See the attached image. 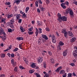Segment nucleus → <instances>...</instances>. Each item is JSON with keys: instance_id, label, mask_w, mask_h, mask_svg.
<instances>
[{"instance_id": "1", "label": "nucleus", "mask_w": 77, "mask_h": 77, "mask_svg": "<svg viewBox=\"0 0 77 77\" xmlns=\"http://www.w3.org/2000/svg\"><path fill=\"white\" fill-rule=\"evenodd\" d=\"M58 20L59 22H62V21H67V18L65 16L59 17Z\"/></svg>"}, {"instance_id": "2", "label": "nucleus", "mask_w": 77, "mask_h": 77, "mask_svg": "<svg viewBox=\"0 0 77 77\" xmlns=\"http://www.w3.org/2000/svg\"><path fill=\"white\" fill-rule=\"evenodd\" d=\"M52 40L53 43H56V37H55V35H52Z\"/></svg>"}, {"instance_id": "3", "label": "nucleus", "mask_w": 77, "mask_h": 77, "mask_svg": "<svg viewBox=\"0 0 77 77\" xmlns=\"http://www.w3.org/2000/svg\"><path fill=\"white\" fill-rule=\"evenodd\" d=\"M73 56L75 58H77V50H75L73 52Z\"/></svg>"}, {"instance_id": "4", "label": "nucleus", "mask_w": 77, "mask_h": 77, "mask_svg": "<svg viewBox=\"0 0 77 77\" xmlns=\"http://www.w3.org/2000/svg\"><path fill=\"white\" fill-rule=\"evenodd\" d=\"M6 19H5L4 18H3L1 20V21L0 22V23H3L4 24H6V21H6Z\"/></svg>"}, {"instance_id": "5", "label": "nucleus", "mask_w": 77, "mask_h": 77, "mask_svg": "<svg viewBox=\"0 0 77 77\" xmlns=\"http://www.w3.org/2000/svg\"><path fill=\"white\" fill-rule=\"evenodd\" d=\"M69 14H70V17H73L74 15L73 14H74V12H73L72 10H71L69 13Z\"/></svg>"}, {"instance_id": "6", "label": "nucleus", "mask_w": 77, "mask_h": 77, "mask_svg": "<svg viewBox=\"0 0 77 77\" xmlns=\"http://www.w3.org/2000/svg\"><path fill=\"white\" fill-rule=\"evenodd\" d=\"M42 36L43 38H44V39H45V40H48V37L45 35H42Z\"/></svg>"}, {"instance_id": "7", "label": "nucleus", "mask_w": 77, "mask_h": 77, "mask_svg": "<svg viewBox=\"0 0 77 77\" xmlns=\"http://www.w3.org/2000/svg\"><path fill=\"white\" fill-rule=\"evenodd\" d=\"M67 53H68V51L66 50L64 51L63 54V56H66V54H67Z\"/></svg>"}, {"instance_id": "8", "label": "nucleus", "mask_w": 77, "mask_h": 77, "mask_svg": "<svg viewBox=\"0 0 77 77\" xmlns=\"http://www.w3.org/2000/svg\"><path fill=\"white\" fill-rule=\"evenodd\" d=\"M75 40H76V38H75V37H74L70 39V41L71 42H74V41H75Z\"/></svg>"}, {"instance_id": "9", "label": "nucleus", "mask_w": 77, "mask_h": 77, "mask_svg": "<svg viewBox=\"0 0 77 77\" xmlns=\"http://www.w3.org/2000/svg\"><path fill=\"white\" fill-rule=\"evenodd\" d=\"M12 17H13V14H8L7 15V18L8 19L11 18Z\"/></svg>"}, {"instance_id": "10", "label": "nucleus", "mask_w": 77, "mask_h": 77, "mask_svg": "<svg viewBox=\"0 0 77 77\" xmlns=\"http://www.w3.org/2000/svg\"><path fill=\"white\" fill-rule=\"evenodd\" d=\"M4 32V30L3 28H1L0 29V35H2L3 33V32Z\"/></svg>"}, {"instance_id": "11", "label": "nucleus", "mask_w": 77, "mask_h": 77, "mask_svg": "<svg viewBox=\"0 0 77 77\" xmlns=\"http://www.w3.org/2000/svg\"><path fill=\"white\" fill-rule=\"evenodd\" d=\"M39 8L41 11H44L45 10V8L41 5H39Z\"/></svg>"}, {"instance_id": "12", "label": "nucleus", "mask_w": 77, "mask_h": 77, "mask_svg": "<svg viewBox=\"0 0 77 77\" xmlns=\"http://www.w3.org/2000/svg\"><path fill=\"white\" fill-rule=\"evenodd\" d=\"M62 69V66H60V67H58L57 69L55 70L56 72L58 73L59 72V71L60 70Z\"/></svg>"}, {"instance_id": "13", "label": "nucleus", "mask_w": 77, "mask_h": 77, "mask_svg": "<svg viewBox=\"0 0 77 77\" xmlns=\"http://www.w3.org/2000/svg\"><path fill=\"white\" fill-rule=\"evenodd\" d=\"M43 73L45 74V75L44 76V77H49V74H48L47 73H46V72H43Z\"/></svg>"}, {"instance_id": "14", "label": "nucleus", "mask_w": 77, "mask_h": 77, "mask_svg": "<svg viewBox=\"0 0 77 77\" xmlns=\"http://www.w3.org/2000/svg\"><path fill=\"white\" fill-rule=\"evenodd\" d=\"M24 61H25V62L26 63L27 65H29V62H28V60L26 58H25L24 57H23Z\"/></svg>"}, {"instance_id": "15", "label": "nucleus", "mask_w": 77, "mask_h": 77, "mask_svg": "<svg viewBox=\"0 0 77 77\" xmlns=\"http://www.w3.org/2000/svg\"><path fill=\"white\" fill-rule=\"evenodd\" d=\"M16 39L19 41H21V40H23L24 39V38L21 37H17L16 38Z\"/></svg>"}, {"instance_id": "16", "label": "nucleus", "mask_w": 77, "mask_h": 77, "mask_svg": "<svg viewBox=\"0 0 77 77\" xmlns=\"http://www.w3.org/2000/svg\"><path fill=\"white\" fill-rule=\"evenodd\" d=\"M2 38L3 41H5L6 39V35H3V36L2 37Z\"/></svg>"}, {"instance_id": "17", "label": "nucleus", "mask_w": 77, "mask_h": 77, "mask_svg": "<svg viewBox=\"0 0 77 77\" xmlns=\"http://www.w3.org/2000/svg\"><path fill=\"white\" fill-rule=\"evenodd\" d=\"M14 3H16L17 5H18V4L20 3V0H15L14 1Z\"/></svg>"}, {"instance_id": "18", "label": "nucleus", "mask_w": 77, "mask_h": 77, "mask_svg": "<svg viewBox=\"0 0 77 77\" xmlns=\"http://www.w3.org/2000/svg\"><path fill=\"white\" fill-rule=\"evenodd\" d=\"M21 17V15L20 14H17L16 16V18L17 20H19L20 18Z\"/></svg>"}, {"instance_id": "19", "label": "nucleus", "mask_w": 77, "mask_h": 77, "mask_svg": "<svg viewBox=\"0 0 77 77\" xmlns=\"http://www.w3.org/2000/svg\"><path fill=\"white\" fill-rule=\"evenodd\" d=\"M38 62H42V61L43 60V59L42 57H39L38 58Z\"/></svg>"}, {"instance_id": "20", "label": "nucleus", "mask_w": 77, "mask_h": 77, "mask_svg": "<svg viewBox=\"0 0 77 77\" xmlns=\"http://www.w3.org/2000/svg\"><path fill=\"white\" fill-rule=\"evenodd\" d=\"M31 65V66L32 68H35L36 67V65H35V63H33Z\"/></svg>"}, {"instance_id": "21", "label": "nucleus", "mask_w": 77, "mask_h": 77, "mask_svg": "<svg viewBox=\"0 0 77 77\" xmlns=\"http://www.w3.org/2000/svg\"><path fill=\"white\" fill-rule=\"evenodd\" d=\"M71 10L69 8L66 11V14H69V12H70V11H71Z\"/></svg>"}, {"instance_id": "22", "label": "nucleus", "mask_w": 77, "mask_h": 77, "mask_svg": "<svg viewBox=\"0 0 77 77\" xmlns=\"http://www.w3.org/2000/svg\"><path fill=\"white\" fill-rule=\"evenodd\" d=\"M59 45L61 46H62L64 45V43H63V42H62V41H60L59 42Z\"/></svg>"}, {"instance_id": "23", "label": "nucleus", "mask_w": 77, "mask_h": 77, "mask_svg": "<svg viewBox=\"0 0 77 77\" xmlns=\"http://www.w3.org/2000/svg\"><path fill=\"white\" fill-rule=\"evenodd\" d=\"M68 34L67 32H65L64 33V37H65L66 38H68Z\"/></svg>"}, {"instance_id": "24", "label": "nucleus", "mask_w": 77, "mask_h": 77, "mask_svg": "<svg viewBox=\"0 0 77 77\" xmlns=\"http://www.w3.org/2000/svg\"><path fill=\"white\" fill-rule=\"evenodd\" d=\"M20 29L21 30L22 32H24V31H25V29H24V28H23L21 26L20 27Z\"/></svg>"}, {"instance_id": "25", "label": "nucleus", "mask_w": 77, "mask_h": 77, "mask_svg": "<svg viewBox=\"0 0 77 77\" xmlns=\"http://www.w3.org/2000/svg\"><path fill=\"white\" fill-rule=\"evenodd\" d=\"M65 71H64V70H62L60 71V74H64V73H65Z\"/></svg>"}, {"instance_id": "26", "label": "nucleus", "mask_w": 77, "mask_h": 77, "mask_svg": "<svg viewBox=\"0 0 77 77\" xmlns=\"http://www.w3.org/2000/svg\"><path fill=\"white\" fill-rule=\"evenodd\" d=\"M67 33L68 34V35H69V36H72L73 35L72 32L71 31L68 32Z\"/></svg>"}, {"instance_id": "27", "label": "nucleus", "mask_w": 77, "mask_h": 77, "mask_svg": "<svg viewBox=\"0 0 77 77\" xmlns=\"http://www.w3.org/2000/svg\"><path fill=\"white\" fill-rule=\"evenodd\" d=\"M13 31L12 29H11V28H8V32H9V33H12Z\"/></svg>"}, {"instance_id": "28", "label": "nucleus", "mask_w": 77, "mask_h": 77, "mask_svg": "<svg viewBox=\"0 0 77 77\" xmlns=\"http://www.w3.org/2000/svg\"><path fill=\"white\" fill-rule=\"evenodd\" d=\"M19 68H20V69H26V68H25L23 67V66H20Z\"/></svg>"}, {"instance_id": "29", "label": "nucleus", "mask_w": 77, "mask_h": 77, "mask_svg": "<svg viewBox=\"0 0 77 77\" xmlns=\"http://www.w3.org/2000/svg\"><path fill=\"white\" fill-rule=\"evenodd\" d=\"M43 67L45 68H46V63H45V62H44L43 63Z\"/></svg>"}, {"instance_id": "30", "label": "nucleus", "mask_w": 77, "mask_h": 77, "mask_svg": "<svg viewBox=\"0 0 77 77\" xmlns=\"http://www.w3.org/2000/svg\"><path fill=\"white\" fill-rule=\"evenodd\" d=\"M35 6L36 7H38V1H37L35 2Z\"/></svg>"}, {"instance_id": "31", "label": "nucleus", "mask_w": 77, "mask_h": 77, "mask_svg": "<svg viewBox=\"0 0 77 77\" xmlns=\"http://www.w3.org/2000/svg\"><path fill=\"white\" fill-rule=\"evenodd\" d=\"M37 23L38 25V26H40V25H41V24H42V23H41V22H39V21H37Z\"/></svg>"}, {"instance_id": "32", "label": "nucleus", "mask_w": 77, "mask_h": 77, "mask_svg": "<svg viewBox=\"0 0 77 77\" xmlns=\"http://www.w3.org/2000/svg\"><path fill=\"white\" fill-rule=\"evenodd\" d=\"M18 50V48H16L13 50V51L14 52H16V51H17Z\"/></svg>"}, {"instance_id": "33", "label": "nucleus", "mask_w": 77, "mask_h": 77, "mask_svg": "<svg viewBox=\"0 0 77 77\" xmlns=\"http://www.w3.org/2000/svg\"><path fill=\"white\" fill-rule=\"evenodd\" d=\"M29 73L30 74H32V73H33L34 72V71L33 70H30L29 71Z\"/></svg>"}, {"instance_id": "34", "label": "nucleus", "mask_w": 77, "mask_h": 77, "mask_svg": "<svg viewBox=\"0 0 77 77\" xmlns=\"http://www.w3.org/2000/svg\"><path fill=\"white\" fill-rule=\"evenodd\" d=\"M72 77V74L71 73H68L67 77Z\"/></svg>"}, {"instance_id": "35", "label": "nucleus", "mask_w": 77, "mask_h": 77, "mask_svg": "<svg viewBox=\"0 0 77 77\" xmlns=\"http://www.w3.org/2000/svg\"><path fill=\"white\" fill-rule=\"evenodd\" d=\"M19 20L18 21V23L19 24H21V22H22V19H18Z\"/></svg>"}, {"instance_id": "36", "label": "nucleus", "mask_w": 77, "mask_h": 77, "mask_svg": "<svg viewBox=\"0 0 77 77\" xmlns=\"http://www.w3.org/2000/svg\"><path fill=\"white\" fill-rule=\"evenodd\" d=\"M61 7H62V8H63V9H66V6H65V5H61Z\"/></svg>"}, {"instance_id": "37", "label": "nucleus", "mask_w": 77, "mask_h": 77, "mask_svg": "<svg viewBox=\"0 0 77 77\" xmlns=\"http://www.w3.org/2000/svg\"><path fill=\"white\" fill-rule=\"evenodd\" d=\"M28 34L30 35H32V34H33V32H29L28 31Z\"/></svg>"}, {"instance_id": "38", "label": "nucleus", "mask_w": 77, "mask_h": 77, "mask_svg": "<svg viewBox=\"0 0 77 77\" xmlns=\"http://www.w3.org/2000/svg\"><path fill=\"white\" fill-rule=\"evenodd\" d=\"M65 4L67 6H69V2H68V1H66L65 2Z\"/></svg>"}, {"instance_id": "39", "label": "nucleus", "mask_w": 77, "mask_h": 77, "mask_svg": "<svg viewBox=\"0 0 77 77\" xmlns=\"http://www.w3.org/2000/svg\"><path fill=\"white\" fill-rule=\"evenodd\" d=\"M6 5H11V2H6L5 3Z\"/></svg>"}, {"instance_id": "40", "label": "nucleus", "mask_w": 77, "mask_h": 77, "mask_svg": "<svg viewBox=\"0 0 77 77\" xmlns=\"http://www.w3.org/2000/svg\"><path fill=\"white\" fill-rule=\"evenodd\" d=\"M14 71H15V72H17L18 71V68H17V67H15Z\"/></svg>"}, {"instance_id": "41", "label": "nucleus", "mask_w": 77, "mask_h": 77, "mask_svg": "<svg viewBox=\"0 0 77 77\" xmlns=\"http://www.w3.org/2000/svg\"><path fill=\"white\" fill-rule=\"evenodd\" d=\"M29 7H27L26 8V9L25 10V11L26 12H27V11H29Z\"/></svg>"}, {"instance_id": "42", "label": "nucleus", "mask_w": 77, "mask_h": 77, "mask_svg": "<svg viewBox=\"0 0 77 77\" xmlns=\"http://www.w3.org/2000/svg\"><path fill=\"white\" fill-rule=\"evenodd\" d=\"M2 57H5V54L4 53L2 54H1Z\"/></svg>"}, {"instance_id": "43", "label": "nucleus", "mask_w": 77, "mask_h": 77, "mask_svg": "<svg viewBox=\"0 0 77 77\" xmlns=\"http://www.w3.org/2000/svg\"><path fill=\"white\" fill-rule=\"evenodd\" d=\"M39 33H42V29L41 28H39Z\"/></svg>"}, {"instance_id": "44", "label": "nucleus", "mask_w": 77, "mask_h": 77, "mask_svg": "<svg viewBox=\"0 0 77 77\" xmlns=\"http://www.w3.org/2000/svg\"><path fill=\"white\" fill-rule=\"evenodd\" d=\"M35 34H36L35 35L37 36L39 34V31H35Z\"/></svg>"}, {"instance_id": "45", "label": "nucleus", "mask_w": 77, "mask_h": 77, "mask_svg": "<svg viewBox=\"0 0 77 77\" xmlns=\"http://www.w3.org/2000/svg\"><path fill=\"white\" fill-rule=\"evenodd\" d=\"M14 59H12L11 60V63L12 64H13L14 63H16V62H14Z\"/></svg>"}, {"instance_id": "46", "label": "nucleus", "mask_w": 77, "mask_h": 77, "mask_svg": "<svg viewBox=\"0 0 77 77\" xmlns=\"http://www.w3.org/2000/svg\"><path fill=\"white\" fill-rule=\"evenodd\" d=\"M10 26L11 28H12V29H13V28H14V24H12V25H10Z\"/></svg>"}, {"instance_id": "47", "label": "nucleus", "mask_w": 77, "mask_h": 77, "mask_svg": "<svg viewBox=\"0 0 77 77\" xmlns=\"http://www.w3.org/2000/svg\"><path fill=\"white\" fill-rule=\"evenodd\" d=\"M46 30L47 32H49L50 31V29H49V28L48 27L46 28Z\"/></svg>"}, {"instance_id": "48", "label": "nucleus", "mask_w": 77, "mask_h": 77, "mask_svg": "<svg viewBox=\"0 0 77 77\" xmlns=\"http://www.w3.org/2000/svg\"><path fill=\"white\" fill-rule=\"evenodd\" d=\"M57 48L58 50H61V48H60V46L59 45L57 46Z\"/></svg>"}, {"instance_id": "49", "label": "nucleus", "mask_w": 77, "mask_h": 77, "mask_svg": "<svg viewBox=\"0 0 77 77\" xmlns=\"http://www.w3.org/2000/svg\"><path fill=\"white\" fill-rule=\"evenodd\" d=\"M32 28H33L31 27L29 29H28V30L30 32H31V31H32V30H33V29H32Z\"/></svg>"}, {"instance_id": "50", "label": "nucleus", "mask_w": 77, "mask_h": 77, "mask_svg": "<svg viewBox=\"0 0 77 77\" xmlns=\"http://www.w3.org/2000/svg\"><path fill=\"white\" fill-rule=\"evenodd\" d=\"M70 65L72 66H75V64L74 63H72L70 64Z\"/></svg>"}, {"instance_id": "51", "label": "nucleus", "mask_w": 77, "mask_h": 77, "mask_svg": "<svg viewBox=\"0 0 77 77\" xmlns=\"http://www.w3.org/2000/svg\"><path fill=\"white\" fill-rule=\"evenodd\" d=\"M67 74L65 73L63 75V77H66V75Z\"/></svg>"}, {"instance_id": "52", "label": "nucleus", "mask_w": 77, "mask_h": 77, "mask_svg": "<svg viewBox=\"0 0 77 77\" xmlns=\"http://www.w3.org/2000/svg\"><path fill=\"white\" fill-rule=\"evenodd\" d=\"M37 12L38 13H40L41 11L38 8L37 9Z\"/></svg>"}, {"instance_id": "53", "label": "nucleus", "mask_w": 77, "mask_h": 77, "mask_svg": "<svg viewBox=\"0 0 77 77\" xmlns=\"http://www.w3.org/2000/svg\"><path fill=\"white\" fill-rule=\"evenodd\" d=\"M41 39H40V38H39L38 41V43H40V44H41L42 42H41Z\"/></svg>"}, {"instance_id": "54", "label": "nucleus", "mask_w": 77, "mask_h": 77, "mask_svg": "<svg viewBox=\"0 0 77 77\" xmlns=\"http://www.w3.org/2000/svg\"><path fill=\"white\" fill-rule=\"evenodd\" d=\"M10 22L14 23V19H12V20H10Z\"/></svg>"}, {"instance_id": "55", "label": "nucleus", "mask_w": 77, "mask_h": 77, "mask_svg": "<svg viewBox=\"0 0 77 77\" xmlns=\"http://www.w3.org/2000/svg\"><path fill=\"white\" fill-rule=\"evenodd\" d=\"M19 47L20 48V49H23V48H22V46L21 45L19 44Z\"/></svg>"}, {"instance_id": "56", "label": "nucleus", "mask_w": 77, "mask_h": 77, "mask_svg": "<svg viewBox=\"0 0 77 77\" xmlns=\"http://www.w3.org/2000/svg\"><path fill=\"white\" fill-rule=\"evenodd\" d=\"M15 56H19V54L17 52H16L15 54Z\"/></svg>"}, {"instance_id": "57", "label": "nucleus", "mask_w": 77, "mask_h": 77, "mask_svg": "<svg viewBox=\"0 0 77 77\" xmlns=\"http://www.w3.org/2000/svg\"><path fill=\"white\" fill-rule=\"evenodd\" d=\"M15 56V55H14V54H11V57H14Z\"/></svg>"}, {"instance_id": "58", "label": "nucleus", "mask_w": 77, "mask_h": 77, "mask_svg": "<svg viewBox=\"0 0 77 77\" xmlns=\"http://www.w3.org/2000/svg\"><path fill=\"white\" fill-rule=\"evenodd\" d=\"M12 64L13 65V66H14V67H15L16 65H17V63H14V64Z\"/></svg>"}, {"instance_id": "59", "label": "nucleus", "mask_w": 77, "mask_h": 77, "mask_svg": "<svg viewBox=\"0 0 77 77\" xmlns=\"http://www.w3.org/2000/svg\"><path fill=\"white\" fill-rule=\"evenodd\" d=\"M48 54L50 55V56H51V55L52 54H51V51H49L48 52Z\"/></svg>"}, {"instance_id": "60", "label": "nucleus", "mask_w": 77, "mask_h": 77, "mask_svg": "<svg viewBox=\"0 0 77 77\" xmlns=\"http://www.w3.org/2000/svg\"><path fill=\"white\" fill-rule=\"evenodd\" d=\"M8 24H9V25H11L12 24H14V23H12V22H8Z\"/></svg>"}, {"instance_id": "61", "label": "nucleus", "mask_w": 77, "mask_h": 77, "mask_svg": "<svg viewBox=\"0 0 77 77\" xmlns=\"http://www.w3.org/2000/svg\"><path fill=\"white\" fill-rule=\"evenodd\" d=\"M38 1V2H39V3H40V4H42V1H41V0H39Z\"/></svg>"}, {"instance_id": "62", "label": "nucleus", "mask_w": 77, "mask_h": 77, "mask_svg": "<svg viewBox=\"0 0 77 77\" xmlns=\"http://www.w3.org/2000/svg\"><path fill=\"white\" fill-rule=\"evenodd\" d=\"M46 3L47 4H49L50 3V1H49V0L46 1Z\"/></svg>"}, {"instance_id": "63", "label": "nucleus", "mask_w": 77, "mask_h": 77, "mask_svg": "<svg viewBox=\"0 0 77 77\" xmlns=\"http://www.w3.org/2000/svg\"><path fill=\"white\" fill-rule=\"evenodd\" d=\"M51 60V62L53 63H54V60L53 59H52Z\"/></svg>"}, {"instance_id": "64", "label": "nucleus", "mask_w": 77, "mask_h": 77, "mask_svg": "<svg viewBox=\"0 0 77 77\" xmlns=\"http://www.w3.org/2000/svg\"><path fill=\"white\" fill-rule=\"evenodd\" d=\"M0 77H5V74L1 75Z\"/></svg>"}]
</instances>
